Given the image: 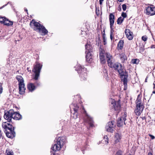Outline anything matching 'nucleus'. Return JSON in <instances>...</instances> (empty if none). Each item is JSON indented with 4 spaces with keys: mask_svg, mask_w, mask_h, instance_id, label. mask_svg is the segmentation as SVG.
I'll return each instance as SVG.
<instances>
[{
    "mask_svg": "<svg viewBox=\"0 0 155 155\" xmlns=\"http://www.w3.org/2000/svg\"><path fill=\"white\" fill-rule=\"evenodd\" d=\"M106 56L108 66L110 68L117 70L120 76L122 81L123 82L124 86V90H126L127 87V74L126 71L124 70L123 67L120 63L116 62L113 63V58L109 53H106Z\"/></svg>",
    "mask_w": 155,
    "mask_h": 155,
    "instance_id": "1",
    "label": "nucleus"
},
{
    "mask_svg": "<svg viewBox=\"0 0 155 155\" xmlns=\"http://www.w3.org/2000/svg\"><path fill=\"white\" fill-rule=\"evenodd\" d=\"M2 128L4 129L6 136L10 138H13L15 137V133L14 131V127L9 123L3 122L2 124Z\"/></svg>",
    "mask_w": 155,
    "mask_h": 155,
    "instance_id": "2",
    "label": "nucleus"
},
{
    "mask_svg": "<svg viewBox=\"0 0 155 155\" xmlns=\"http://www.w3.org/2000/svg\"><path fill=\"white\" fill-rule=\"evenodd\" d=\"M56 141V143L53 145L51 147V149L54 152L60 150L62 146L66 143V139L64 137H59Z\"/></svg>",
    "mask_w": 155,
    "mask_h": 155,
    "instance_id": "3",
    "label": "nucleus"
},
{
    "mask_svg": "<svg viewBox=\"0 0 155 155\" xmlns=\"http://www.w3.org/2000/svg\"><path fill=\"white\" fill-rule=\"evenodd\" d=\"M33 24L34 26V30L38 31L39 32H41L43 33V35H45L47 34L48 33V31L45 28L43 25H41L39 23L33 20L31 22L30 25Z\"/></svg>",
    "mask_w": 155,
    "mask_h": 155,
    "instance_id": "4",
    "label": "nucleus"
},
{
    "mask_svg": "<svg viewBox=\"0 0 155 155\" xmlns=\"http://www.w3.org/2000/svg\"><path fill=\"white\" fill-rule=\"evenodd\" d=\"M75 70L78 71L79 76L82 80H85L86 79L87 74L86 68L82 66L80 64H77L75 67Z\"/></svg>",
    "mask_w": 155,
    "mask_h": 155,
    "instance_id": "5",
    "label": "nucleus"
},
{
    "mask_svg": "<svg viewBox=\"0 0 155 155\" xmlns=\"http://www.w3.org/2000/svg\"><path fill=\"white\" fill-rule=\"evenodd\" d=\"M42 65L39 63H37L34 65V68L32 70L35 74L34 77L33 79L35 80H37L39 77L41 70L42 68Z\"/></svg>",
    "mask_w": 155,
    "mask_h": 155,
    "instance_id": "6",
    "label": "nucleus"
},
{
    "mask_svg": "<svg viewBox=\"0 0 155 155\" xmlns=\"http://www.w3.org/2000/svg\"><path fill=\"white\" fill-rule=\"evenodd\" d=\"M136 109L135 110L136 114L139 115L142 112L144 109L143 103L141 102V100L138 97L136 101Z\"/></svg>",
    "mask_w": 155,
    "mask_h": 155,
    "instance_id": "7",
    "label": "nucleus"
},
{
    "mask_svg": "<svg viewBox=\"0 0 155 155\" xmlns=\"http://www.w3.org/2000/svg\"><path fill=\"white\" fill-rule=\"evenodd\" d=\"M85 48L86 60L87 61L90 62L92 61V56L91 53L92 51V47L89 44H87L85 45Z\"/></svg>",
    "mask_w": 155,
    "mask_h": 155,
    "instance_id": "8",
    "label": "nucleus"
},
{
    "mask_svg": "<svg viewBox=\"0 0 155 155\" xmlns=\"http://www.w3.org/2000/svg\"><path fill=\"white\" fill-rule=\"evenodd\" d=\"M111 106L112 107V108L115 111H117V112H119V110L120 109V102L119 101L116 102L114 100L111 99Z\"/></svg>",
    "mask_w": 155,
    "mask_h": 155,
    "instance_id": "9",
    "label": "nucleus"
},
{
    "mask_svg": "<svg viewBox=\"0 0 155 155\" xmlns=\"http://www.w3.org/2000/svg\"><path fill=\"white\" fill-rule=\"evenodd\" d=\"M127 116L126 113L124 112L122 117H120L117 120V126L118 127L122 126L124 124H125V121L126 120V117Z\"/></svg>",
    "mask_w": 155,
    "mask_h": 155,
    "instance_id": "10",
    "label": "nucleus"
},
{
    "mask_svg": "<svg viewBox=\"0 0 155 155\" xmlns=\"http://www.w3.org/2000/svg\"><path fill=\"white\" fill-rule=\"evenodd\" d=\"M144 13L147 15H155V7L148 6L147 8L146 7Z\"/></svg>",
    "mask_w": 155,
    "mask_h": 155,
    "instance_id": "11",
    "label": "nucleus"
},
{
    "mask_svg": "<svg viewBox=\"0 0 155 155\" xmlns=\"http://www.w3.org/2000/svg\"><path fill=\"white\" fill-rule=\"evenodd\" d=\"M84 112L85 114V117L84 118V121L88 123L89 124L90 126L92 127L93 126V121L92 118L90 117L88 114L86 113V111L84 109Z\"/></svg>",
    "mask_w": 155,
    "mask_h": 155,
    "instance_id": "12",
    "label": "nucleus"
},
{
    "mask_svg": "<svg viewBox=\"0 0 155 155\" xmlns=\"http://www.w3.org/2000/svg\"><path fill=\"white\" fill-rule=\"evenodd\" d=\"M12 114H13V110H10L9 111L5 113L4 116V118L7 120L8 122H10L12 118Z\"/></svg>",
    "mask_w": 155,
    "mask_h": 155,
    "instance_id": "13",
    "label": "nucleus"
},
{
    "mask_svg": "<svg viewBox=\"0 0 155 155\" xmlns=\"http://www.w3.org/2000/svg\"><path fill=\"white\" fill-rule=\"evenodd\" d=\"M114 125L113 124V122H109L106 125V129L108 132H113L114 130Z\"/></svg>",
    "mask_w": 155,
    "mask_h": 155,
    "instance_id": "14",
    "label": "nucleus"
},
{
    "mask_svg": "<svg viewBox=\"0 0 155 155\" xmlns=\"http://www.w3.org/2000/svg\"><path fill=\"white\" fill-rule=\"evenodd\" d=\"M125 33L127 38L129 40H132L133 37V35L132 32H131L128 29H126L125 30Z\"/></svg>",
    "mask_w": 155,
    "mask_h": 155,
    "instance_id": "15",
    "label": "nucleus"
},
{
    "mask_svg": "<svg viewBox=\"0 0 155 155\" xmlns=\"http://www.w3.org/2000/svg\"><path fill=\"white\" fill-rule=\"evenodd\" d=\"M114 16L112 13H110L109 16V19L110 23V29L113 30L112 27L114 22Z\"/></svg>",
    "mask_w": 155,
    "mask_h": 155,
    "instance_id": "16",
    "label": "nucleus"
},
{
    "mask_svg": "<svg viewBox=\"0 0 155 155\" xmlns=\"http://www.w3.org/2000/svg\"><path fill=\"white\" fill-rule=\"evenodd\" d=\"M18 85L19 93L21 94H23L24 93L25 90L24 82L21 83H19Z\"/></svg>",
    "mask_w": 155,
    "mask_h": 155,
    "instance_id": "17",
    "label": "nucleus"
},
{
    "mask_svg": "<svg viewBox=\"0 0 155 155\" xmlns=\"http://www.w3.org/2000/svg\"><path fill=\"white\" fill-rule=\"evenodd\" d=\"M12 116V118L16 120H19L22 118V116L20 114L15 112L13 110Z\"/></svg>",
    "mask_w": 155,
    "mask_h": 155,
    "instance_id": "18",
    "label": "nucleus"
},
{
    "mask_svg": "<svg viewBox=\"0 0 155 155\" xmlns=\"http://www.w3.org/2000/svg\"><path fill=\"white\" fill-rule=\"evenodd\" d=\"M104 52V51H101L100 53V58L101 62L102 64H104L106 62Z\"/></svg>",
    "mask_w": 155,
    "mask_h": 155,
    "instance_id": "19",
    "label": "nucleus"
},
{
    "mask_svg": "<svg viewBox=\"0 0 155 155\" xmlns=\"http://www.w3.org/2000/svg\"><path fill=\"white\" fill-rule=\"evenodd\" d=\"M74 110V113L73 114V118L74 119H76L77 117V113L79 109V107L77 105H76V106H74V107L73 108Z\"/></svg>",
    "mask_w": 155,
    "mask_h": 155,
    "instance_id": "20",
    "label": "nucleus"
},
{
    "mask_svg": "<svg viewBox=\"0 0 155 155\" xmlns=\"http://www.w3.org/2000/svg\"><path fill=\"white\" fill-rule=\"evenodd\" d=\"M27 88L29 91L32 92L35 89V86L33 84L30 83L28 84Z\"/></svg>",
    "mask_w": 155,
    "mask_h": 155,
    "instance_id": "21",
    "label": "nucleus"
},
{
    "mask_svg": "<svg viewBox=\"0 0 155 155\" xmlns=\"http://www.w3.org/2000/svg\"><path fill=\"white\" fill-rule=\"evenodd\" d=\"M115 142L116 143L118 142L121 138L120 135L118 133H116L115 135Z\"/></svg>",
    "mask_w": 155,
    "mask_h": 155,
    "instance_id": "22",
    "label": "nucleus"
},
{
    "mask_svg": "<svg viewBox=\"0 0 155 155\" xmlns=\"http://www.w3.org/2000/svg\"><path fill=\"white\" fill-rule=\"evenodd\" d=\"M120 57L121 61V62L124 63L125 60L127 59V57L125 54L122 53L120 54Z\"/></svg>",
    "mask_w": 155,
    "mask_h": 155,
    "instance_id": "23",
    "label": "nucleus"
},
{
    "mask_svg": "<svg viewBox=\"0 0 155 155\" xmlns=\"http://www.w3.org/2000/svg\"><path fill=\"white\" fill-rule=\"evenodd\" d=\"M4 24L7 26L12 25H13V22L12 21H9L8 19L6 18Z\"/></svg>",
    "mask_w": 155,
    "mask_h": 155,
    "instance_id": "24",
    "label": "nucleus"
},
{
    "mask_svg": "<svg viewBox=\"0 0 155 155\" xmlns=\"http://www.w3.org/2000/svg\"><path fill=\"white\" fill-rule=\"evenodd\" d=\"M16 78L18 82L19 83H21L24 82L23 78L20 75L17 76Z\"/></svg>",
    "mask_w": 155,
    "mask_h": 155,
    "instance_id": "25",
    "label": "nucleus"
},
{
    "mask_svg": "<svg viewBox=\"0 0 155 155\" xmlns=\"http://www.w3.org/2000/svg\"><path fill=\"white\" fill-rule=\"evenodd\" d=\"M123 44L124 42L122 40H120L119 41L118 44V48L119 49H122L123 47Z\"/></svg>",
    "mask_w": 155,
    "mask_h": 155,
    "instance_id": "26",
    "label": "nucleus"
},
{
    "mask_svg": "<svg viewBox=\"0 0 155 155\" xmlns=\"http://www.w3.org/2000/svg\"><path fill=\"white\" fill-rule=\"evenodd\" d=\"M124 20V18L121 17H120L117 20V24L119 25H121Z\"/></svg>",
    "mask_w": 155,
    "mask_h": 155,
    "instance_id": "27",
    "label": "nucleus"
},
{
    "mask_svg": "<svg viewBox=\"0 0 155 155\" xmlns=\"http://www.w3.org/2000/svg\"><path fill=\"white\" fill-rule=\"evenodd\" d=\"M103 140L104 141H105V144H107L108 143V138L107 136L105 135L104 136Z\"/></svg>",
    "mask_w": 155,
    "mask_h": 155,
    "instance_id": "28",
    "label": "nucleus"
},
{
    "mask_svg": "<svg viewBox=\"0 0 155 155\" xmlns=\"http://www.w3.org/2000/svg\"><path fill=\"white\" fill-rule=\"evenodd\" d=\"M131 61L132 63L134 64H137L139 63V60L137 59H133Z\"/></svg>",
    "mask_w": 155,
    "mask_h": 155,
    "instance_id": "29",
    "label": "nucleus"
},
{
    "mask_svg": "<svg viewBox=\"0 0 155 155\" xmlns=\"http://www.w3.org/2000/svg\"><path fill=\"white\" fill-rule=\"evenodd\" d=\"M6 152L7 153V155H13V153L12 150H7Z\"/></svg>",
    "mask_w": 155,
    "mask_h": 155,
    "instance_id": "30",
    "label": "nucleus"
},
{
    "mask_svg": "<svg viewBox=\"0 0 155 155\" xmlns=\"http://www.w3.org/2000/svg\"><path fill=\"white\" fill-rule=\"evenodd\" d=\"M6 18L4 17H0V22L2 23H4V21Z\"/></svg>",
    "mask_w": 155,
    "mask_h": 155,
    "instance_id": "31",
    "label": "nucleus"
},
{
    "mask_svg": "<svg viewBox=\"0 0 155 155\" xmlns=\"http://www.w3.org/2000/svg\"><path fill=\"white\" fill-rule=\"evenodd\" d=\"M142 39L143 41H147V36L146 35L143 36L142 37Z\"/></svg>",
    "mask_w": 155,
    "mask_h": 155,
    "instance_id": "32",
    "label": "nucleus"
},
{
    "mask_svg": "<svg viewBox=\"0 0 155 155\" xmlns=\"http://www.w3.org/2000/svg\"><path fill=\"white\" fill-rule=\"evenodd\" d=\"M114 31V30H111V31H110V39L112 40L113 38V31Z\"/></svg>",
    "mask_w": 155,
    "mask_h": 155,
    "instance_id": "33",
    "label": "nucleus"
},
{
    "mask_svg": "<svg viewBox=\"0 0 155 155\" xmlns=\"http://www.w3.org/2000/svg\"><path fill=\"white\" fill-rule=\"evenodd\" d=\"M121 16L122 17H123V18H124H124H126L127 16L126 13L124 12H123L122 13Z\"/></svg>",
    "mask_w": 155,
    "mask_h": 155,
    "instance_id": "34",
    "label": "nucleus"
},
{
    "mask_svg": "<svg viewBox=\"0 0 155 155\" xmlns=\"http://www.w3.org/2000/svg\"><path fill=\"white\" fill-rule=\"evenodd\" d=\"M122 8L123 11H125L127 8L126 5L125 4L123 5H122Z\"/></svg>",
    "mask_w": 155,
    "mask_h": 155,
    "instance_id": "35",
    "label": "nucleus"
},
{
    "mask_svg": "<svg viewBox=\"0 0 155 155\" xmlns=\"http://www.w3.org/2000/svg\"><path fill=\"white\" fill-rule=\"evenodd\" d=\"M2 84L1 83H0V94L2 93Z\"/></svg>",
    "mask_w": 155,
    "mask_h": 155,
    "instance_id": "36",
    "label": "nucleus"
},
{
    "mask_svg": "<svg viewBox=\"0 0 155 155\" xmlns=\"http://www.w3.org/2000/svg\"><path fill=\"white\" fill-rule=\"evenodd\" d=\"M122 152L120 150L118 151L116 153L115 155H122Z\"/></svg>",
    "mask_w": 155,
    "mask_h": 155,
    "instance_id": "37",
    "label": "nucleus"
},
{
    "mask_svg": "<svg viewBox=\"0 0 155 155\" xmlns=\"http://www.w3.org/2000/svg\"><path fill=\"white\" fill-rule=\"evenodd\" d=\"M149 136L150 137H151V139L152 140L154 139L155 138L154 136L153 135L149 134Z\"/></svg>",
    "mask_w": 155,
    "mask_h": 155,
    "instance_id": "38",
    "label": "nucleus"
},
{
    "mask_svg": "<svg viewBox=\"0 0 155 155\" xmlns=\"http://www.w3.org/2000/svg\"><path fill=\"white\" fill-rule=\"evenodd\" d=\"M104 0H99V4L100 5H101L102 4V2L104 1Z\"/></svg>",
    "mask_w": 155,
    "mask_h": 155,
    "instance_id": "39",
    "label": "nucleus"
},
{
    "mask_svg": "<svg viewBox=\"0 0 155 155\" xmlns=\"http://www.w3.org/2000/svg\"><path fill=\"white\" fill-rule=\"evenodd\" d=\"M35 84H36V85H37V86H39L40 84V83L39 82H36L35 83Z\"/></svg>",
    "mask_w": 155,
    "mask_h": 155,
    "instance_id": "40",
    "label": "nucleus"
},
{
    "mask_svg": "<svg viewBox=\"0 0 155 155\" xmlns=\"http://www.w3.org/2000/svg\"><path fill=\"white\" fill-rule=\"evenodd\" d=\"M103 40L104 42V44L105 45L106 44V42L105 41V39L104 37H103Z\"/></svg>",
    "mask_w": 155,
    "mask_h": 155,
    "instance_id": "41",
    "label": "nucleus"
},
{
    "mask_svg": "<svg viewBox=\"0 0 155 155\" xmlns=\"http://www.w3.org/2000/svg\"><path fill=\"white\" fill-rule=\"evenodd\" d=\"M148 155H153V154L151 152L148 153Z\"/></svg>",
    "mask_w": 155,
    "mask_h": 155,
    "instance_id": "42",
    "label": "nucleus"
},
{
    "mask_svg": "<svg viewBox=\"0 0 155 155\" xmlns=\"http://www.w3.org/2000/svg\"><path fill=\"white\" fill-rule=\"evenodd\" d=\"M29 68H27V70L28 71H30V72H31V70H30L29 71Z\"/></svg>",
    "mask_w": 155,
    "mask_h": 155,
    "instance_id": "43",
    "label": "nucleus"
},
{
    "mask_svg": "<svg viewBox=\"0 0 155 155\" xmlns=\"http://www.w3.org/2000/svg\"><path fill=\"white\" fill-rule=\"evenodd\" d=\"M6 5H7V4L4 5L2 7H1V8H0V9L2 8L3 7H4L5 6H6Z\"/></svg>",
    "mask_w": 155,
    "mask_h": 155,
    "instance_id": "44",
    "label": "nucleus"
},
{
    "mask_svg": "<svg viewBox=\"0 0 155 155\" xmlns=\"http://www.w3.org/2000/svg\"><path fill=\"white\" fill-rule=\"evenodd\" d=\"M119 1V2H123L124 1V0H118Z\"/></svg>",
    "mask_w": 155,
    "mask_h": 155,
    "instance_id": "45",
    "label": "nucleus"
},
{
    "mask_svg": "<svg viewBox=\"0 0 155 155\" xmlns=\"http://www.w3.org/2000/svg\"><path fill=\"white\" fill-rule=\"evenodd\" d=\"M25 10L27 12V14H28V10L26 8H25Z\"/></svg>",
    "mask_w": 155,
    "mask_h": 155,
    "instance_id": "46",
    "label": "nucleus"
},
{
    "mask_svg": "<svg viewBox=\"0 0 155 155\" xmlns=\"http://www.w3.org/2000/svg\"><path fill=\"white\" fill-rule=\"evenodd\" d=\"M142 118L143 120L145 119L146 118L144 117H142Z\"/></svg>",
    "mask_w": 155,
    "mask_h": 155,
    "instance_id": "47",
    "label": "nucleus"
},
{
    "mask_svg": "<svg viewBox=\"0 0 155 155\" xmlns=\"http://www.w3.org/2000/svg\"><path fill=\"white\" fill-rule=\"evenodd\" d=\"M153 84V85L154 86H155V81H154Z\"/></svg>",
    "mask_w": 155,
    "mask_h": 155,
    "instance_id": "48",
    "label": "nucleus"
},
{
    "mask_svg": "<svg viewBox=\"0 0 155 155\" xmlns=\"http://www.w3.org/2000/svg\"><path fill=\"white\" fill-rule=\"evenodd\" d=\"M153 94H155V91H153Z\"/></svg>",
    "mask_w": 155,
    "mask_h": 155,
    "instance_id": "49",
    "label": "nucleus"
},
{
    "mask_svg": "<svg viewBox=\"0 0 155 155\" xmlns=\"http://www.w3.org/2000/svg\"><path fill=\"white\" fill-rule=\"evenodd\" d=\"M153 89L155 90V86H154L153 87Z\"/></svg>",
    "mask_w": 155,
    "mask_h": 155,
    "instance_id": "50",
    "label": "nucleus"
},
{
    "mask_svg": "<svg viewBox=\"0 0 155 155\" xmlns=\"http://www.w3.org/2000/svg\"><path fill=\"white\" fill-rule=\"evenodd\" d=\"M128 155H131V154H128Z\"/></svg>",
    "mask_w": 155,
    "mask_h": 155,
    "instance_id": "51",
    "label": "nucleus"
},
{
    "mask_svg": "<svg viewBox=\"0 0 155 155\" xmlns=\"http://www.w3.org/2000/svg\"><path fill=\"white\" fill-rule=\"evenodd\" d=\"M121 10V8H120V10Z\"/></svg>",
    "mask_w": 155,
    "mask_h": 155,
    "instance_id": "52",
    "label": "nucleus"
},
{
    "mask_svg": "<svg viewBox=\"0 0 155 155\" xmlns=\"http://www.w3.org/2000/svg\"><path fill=\"white\" fill-rule=\"evenodd\" d=\"M145 81H146V80H145Z\"/></svg>",
    "mask_w": 155,
    "mask_h": 155,
    "instance_id": "53",
    "label": "nucleus"
}]
</instances>
